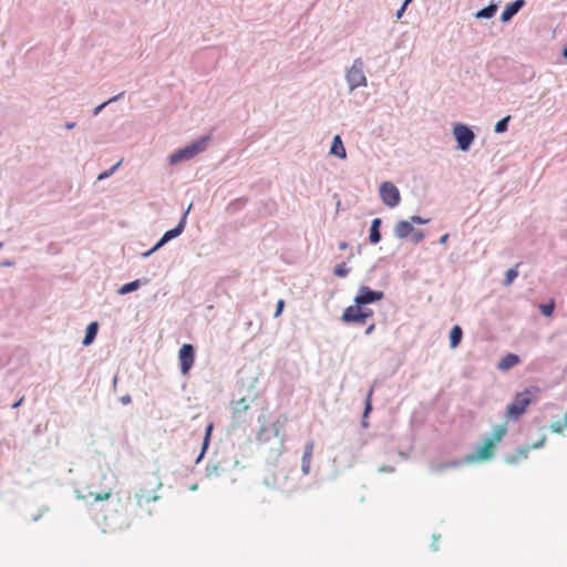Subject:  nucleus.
Wrapping results in <instances>:
<instances>
[{
	"mask_svg": "<svg viewBox=\"0 0 567 567\" xmlns=\"http://www.w3.org/2000/svg\"><path fill=\"white\" fill-rule=\"evenodd\" d=\"M136 503L140 507L150 502H155L159 498L153 491H148L146 488H140L135 494Z\"/></svg>",
	"mask_w": 567,
	"mask_h": 567,
	"instance_id": "obj_20",
	"label": "nucleus"
},
{
	"mask_svg": "<svg viewBox=\"0 0 567 567\" xmlns=\"http://www.w3.org/2000/svg\"><path fill=\"white\" fill-rule=\"evenodd\" d=\"M179 369L183 375L192 370L195 362V347L190 343H184L178 350Z\"/></svg>",
	"mask_w": 567,
	"mask_h": 567,
	"instance_id": "obj_11",
	"label": "nucleus"
},
{
	"mask_svg": "<svg viewBox=\"0 0 567 567\" xmlns=\"http://www.w3.org/2000/svg\"><path fill=\"white\" fill-rule=\"evenodd\" d=\"M520 262H517L514 267L509 268L505 272V278L503 281L504 286H509L514 282V280L518 277V270Z\"/></svg>",
	"mask_w": 567,
	"mask_h": 567,
	"instance_id": "obj_27",
	"label": "nucleus"
},
{
	"mask_svg": "<svg viewBox=\"0 0 567 567\" xmlns=\"http://www.w3.org/2000/svg\"><path fill=\"white\" fill-rule=\"evenodd\" d=\"M16 265V262L13 260H4L0 264V267H13Z\"/></svg>",
	"mask_w": 567,
	"mask_h": 567,
	"instance_id": "obj_46",
	"label": "nucleus"
},
{
	"mask_svg": "<svg viewBox=\"0 0 567 567\" xmlns=\"http://www.w3.org/2000/svg\"><path fill=\"white\" fill-rule=\"evenodd\" d=\"M561 56L567 60V44L563 48Z\"/></svg>",
	"mask_w": 567,
	"mask_h": 567,
	"instance_id": "obj_52",
	"label": "nucleus"
},
{
	"mask_svg": "<svg viewBox=\"0 0 567 567\" xmlns=\"http://www.w3.org/2000/svg\"><path fill=\"white\" fill-rule=\"evenodd\" d=\"M2 247H3V243H2V241H0V249H1Z\"/></svg>",
	"mask_w": 567,
	"mask_h": 567,
	"instance_id": "obj_59",
	"label": "nucleus"
},
{
	"mask_svg": "<svg viewBox=\"0 0 567 567\" xmlns=\"http://www.w3.org/2000/svg\"><path fill=\"white\" fill-rule=\"evenodd\" d=\"M89 494L94 497L95 502H101L109 499L112 495V492L111 488H109L107 491L104 492H90Z\"/></svg>",
	"mask_w": 567,
	"mask_h": 567,
	"instance_id": "obj_34",
	"label": "nucleus"
},
{
	"mask_svg": "<svg viewBox=\"0 0 567 567\" xmlns=\"http://www.w3.org/2000/svg\"><path fill=\"white\" fill-rule=\"evenodd\" d=\"M413 0H404L402 4H404L405 7H408Z\"/></svg>",
	"mask_w": 567,
	"mask_h": 567,
	"instance_id": "obj_55",
	"label": "nucleus"
},
{
	"mask_svg": "<svg viewBox=\"0 0 567 567\" xmlns=\"http://www.w3.org/2000/svg\"><path fill=\"white\" fill-rule=\"evenodd\" d=\"M520 362V358L516 353H507L501 358L497 363V369L501 371H507Z\"/></svg>",
	"mask_w": 567,
	"mask_h": 567,
	"instance_id": "obj_16",
	"label": "nucleus"
},
{
	"mask_svg": "<svg viewBox=\"0 0 567 567\" xmlns=\"http://www.w3.org/2000/svg\"><path fill=\"white\" fill-rule=\"evenodd\" d=\"M453 136L457 143L456 148L461 152L470 151L475 140V134L471 126L456 123L453 125Z\"/></svg>",
	"mask_w": 567,
	"mask_h": 567,
	"instance_id": "obj_6",
	"label": "nucleus"
},
{
	"mask_svg": "<svg viewBox=\"0 0 567 567\" xmlns=\"http://www.w3.org/2000/svg\"><path fill=\"white\" fill-rule=\"evenodd\" d=\"M213 429H214V424L213 423H208L206 425V427H205V435L204 436L212 437Z\"/></svg>",
	"mask_w": 567,
	"mask_h": 567,
	"instance_id": "obj_44",
	"label": "nucleus"
},
{
	"mask_svg": "<svg viewBox=\"0 0 567 567\" xmlns=\"http://www.w3.org/2000/svg\"><path fill=\"white\" fill-rule=\"evenodd\" d=\"M190 208H192V204L183 213V215H182L179 221L177 223V225L174 228L166 230L163 234V236L157 240V243L155 244V249H161L168 241L177 238L178 236H181L184 233L185 227H186V223H187V216H188V213H189Z\"/></svg>",
	"mask_w": 567,
	"mask_h": 567,
	"instance_id": "obj_9",
	"label": "nucleus"
},
{
	"mask_svg": "<svg viewBox=\"0 0 567 567\" xmlns=\"http://www.w3.org/2000/svg\"><path fill=\"white\" fill-rule=\"evenodd\" d=\"M414 231V227L410 220H399L393 229V234L398 239H405Z\"/></svg>",
	"mask_w": 567,
	"mask_h": 567,
	"instance_id": "obj_14",
	"label": "nucleus"
},
{
	"mask_svg": "<svg viewBox=\"0 0 567 567\" xmlns=\"http://www.w3.org/2000/svg\"><path fill=\"white\" fill-rule=\"evenodd\" d=\"M330 154L340 158L344 159L347 157V151L343 145V142L339 135H336L332 138L331 147H330Z\"/></svg>",
	"mask_w": 567,
	"mask_h": 567,
	"instance_id": "obj_21",
	"label": "nucleus"
},
{
	"mask_svg": "<svg viewBox=\"0 0 567 567\" xmlns=\"http://www.w3.org/2000/svg\"><path fill=\"white\" fill-rule=\"evenodd\" d=\"M99 328L100 326L97 321H92L86 326L85 334L82 339V344L84 347H89L94 342L99 332Z\"/></svg>",
	"mask_w": 567,
	"mask_h": 567,
	"instance_id": "obj_19",
	"label": "nucleus"
},
{
	"mask_svg": "<svg viewBox=\"0 0 567 567\" xmlns=\"http://www.w3.org/2000/svg\"><path fill=\"white\" fill-rule=\"evenodd\" d=\"M250 409L249 403L245 398H241L234 402V411H233V424L236 426H240L246 422L244 414Z\"/></svg>",
	"mask_w": 567,
	"mask_h": 567,
	"instance_id": "obj_12",
	"label": "nucleus"
},
{
	"mask_svg": "<svg viewBox=\"0 0 567 567\" xmlns=\"http://www.w3.org/2000/svg\"><path fill=\"white\" fill-rule=\"evenodd\" d=\"M530 451V447L527 446H519L516 449L515 453L513 454H506L504 456V462L509 465H515L522 460H526L528 457V453Z\"/></svg>",
	"mask_w": 567,
	"mask_h": 567,
	"instance_id": "obj_15",
	"label": "nucleus"
},
{
	"mask_svg": "<svg viewBox=\"0 0 567 567\" xmlns=\"http://www.w3.org/2000/svg\"><path fill=\"white\" fill-rule=\"evenodd\" d=\"M22 401H23V399H20V400H18V401H16V402L12 404V408H13V409H16V408L20 406V405H21V403H22Z\"/></svg>",
	"mask_w": 567,
	"mask_h": 567,
	"instance_id": "obj_53",
	"label": "nucleus"
},
{
	"mask_svg": "<svg viewBox=\"0 0 567 567\" xmlns=\"http://www.w3.org/2000/svg\"><path fill=\"white\" fill-rule=\"evenodd\" d=\"M350 272V268L347 267V264L346 262H341V264H338L334 268H333V275L336 277H339V278H344L349 275Z\"/></svg>",
	"mask_w": 567,
	"mask_h": 567,
	"instance_id": "obj_30",
	"label": "nucleus"
},
{
	"mask_svg": "<svg viewBox=\"0 0 567 567\" xmlns=\"http://www.w3.org/2000/svg\"><path fill=\"white\" fill-rule=\"evenodd\" d=\"M354 254L353 252H350L349 256H348V260H351L353 258Z\"/></svg>",
	"mask_w": 567,
	"mask_h": 567,
	"instance_id": "obj_57",
	"label": "nucleus"
},
{
	"mask_svg": "<svg viewBox=\"0 0 567 567\" xmlns=\"http://www.w3.org/2000/svg\"><path fill=\"white\" fill-rule=\"evenodd\" d=\"M285 300L284 299H279L276 303V310H275V313H274V318H278L281 316L284 309H285Z\"/></svg>",
	"mask_w": 567,
	"mask_h": 567,
	"instance_id": "obj_38",
	"label": "nucleus"
},
{
	"mask_svg": "<svg viewBox=\"0 0 567 567\" xmlns=\"http://www.w3.org/2000/svg\"><path fill=\"white\" fill-rule=\"evenodd\" d=\"M375 329V324L374 323H371L370 326L367 327L365 331H364V334L365 336H369L371 334Z\"/></svg>",
	"mask_w": 567,
	"mask_h": 567,
	"instance_id": "obj_48",
	"label": "nucleus"
},
{
	"mask_svg": "<svg viewBox=\"0 0 567 567\" xmlns=\"http://www.w3.org/2000/svg\"><path fill=\"white\" fill-rule=\"evenodd\" d=\"M192 491H195L197 489V484H194L192 487H190Z\"/></svg>",
	"mask_w": 567,
	"mask_h": 567,
	"instance_id": "obj_58",
	"label": "nucleus"
},
{
	"mask_svg": "<svg viewBox=\"0 0 567 567\" xmlns=\"http://www.w3.org/2000/svg\"><path fill=\"white\" fill-rule=\"evenodd\" d=\"M155 486H156V488L162 487V482L159 480H157L156 483H155Z\"/></svg>",
	"mask_w": 567,
	"mask_h": 567,
	"instance_id": "obj_54",
	"label": "nucleus"
},
{
	"mask_svg": "<svg viewBox=\"0 0 567 567\" xmlns=\"http://www.w3.org/2000/svg\"><path fill=\"white\" fill-rule=\"evenodd\" d=\"M384 298V292L374 290L368 286H360L353 298V305L347 307L342 315L341 321L346 324L363 326L368 319L373 317V310L367 306L375 303Z\"/></svg>",
	"mask_w": 567,
	"mask_h": 567,
	"instance_id": "obj_1",
	"label": "nucleus"
},
{
	"mask_svg": "<svg viewBox=\"0 0 567 567\" xmlns=\"http://www.w3.org/2000/svg\"><path fill=\"white\" fill-rule=\"evenodd\" d=\"M121 163H122V161L117 162L116 164H114L109 169L103 171L102 173H100L99 176H97V181H103L105 178H109L111 175H113L115 173V171L120 167Z\"/></svg>",
	"mask_w": 567,
	"mask_h": 567,
	"instance_id": "obj_35",
	"label": "nucleus"
},
{
	"mask_svg": "<svg viewBox=\"0 0 567 567\" xmlns=\"http://www.w3.org/2000/svg\"><path fill=\"white\" fill-rule=\"evenodd\" d=\"M379 195L382 203L390 207L394 208L399 206L401 203V194L399 188L391 182H383L379 186Z\"/></svg>",
	"mask_w": 567,
	"mask_h": 567,
	"instance_id": "obj_8",
	"label": "nucleus"
},
{
	"mask_svg": "<svg viewBox=\"0 0 567 567\" xmlns=\"http://www.w3.org/2000/svg\"><path fill=\"white\" fill-rule=\"evenodd\" d=\"M313 441H308L305 445L302 457H301V471L303 474H308L310 471V463L313 451Z\"/></svg>",
	"mask_w": 567,
	"mask_h": 567,
	"instance_id": "obj_18",
	"label": "nucleus"
},
{
	"mask_svg": "<svg viewBox=\"0 0 567 567\" xmlns=\"http://www.w3.org/2000/svg\"><path fill=\"white\" fill-rule=\"evenodd\" d=\"M498 10V3L491 1L488 6L477 10L474 13L475 19H492Z\"/></svg>",
	"mask_w": 567,
	"mask_h": 567,
	"instance_id": "obj_22",
	"label": "nucleus"
},
{
	"mask_svg": "<svg viewBox=\"0 0 567 567\" xmlns=\"http://www.w3.org/2000/svg\"><path fill=\"white\" fill-rule=\"evenodd\" d=\"M346 80L349 85V92L359 86H367V78L363 73V62L360 58L355 59L351 68L346 73Z\"/></svg>",
	"mask_w": 567,
	"mask_h": 567,
	"instance_id": "obj_7",
	"label": "nucleus"
},
{
	"mask_svg": "<svg viewBox=\"0 0 567 567\" xmlns=\"http://www.w3.org/2000/svg\"><path fill=\"white\" fill-rule=\"evenodd\" d=\"M40 517H41V515H40V514H39V515H34V517H33L32 519H33L34 522H37V520H39V519H40Z\"/></svg>",
	"mask_w": 567,
	"mask_h": 567,
	"instance_id": "obj_56",
	"label": "nucleus"
},
{
	"mask_svg": "<svg viewBox=\"0 0 567 567\" xmlns=\"http://www.w3.org/2000/svg\"><path fill=\"white\" fill-rule=\"evenodd\" d=\"M382 219L377 217L372 219L370 227L380 228L381 229Z\"/></svg>",
	"mask_w": 567,
	"mask_h": 567,
	"instance_id": "obj_43",
	"label": "nucleus"
},
{
	"mask_svg": "<svg viewBox=\"0 0 567 567\" xmlns=\"http://www.w3.org/2000/svg\"><path fill=\"white\" fill-rule=\"evenodd\" d=\"M379 471L380 472H385V473H392V472H394V467H392V466H381L379 468Z\"/></svg>",
	"mask_w": 567,
	"mask_h": 567,
	"instance_id": "obj_49",
	"label": "nucleus"
},
{
	"mask_svg": "<svg viewBox=\"0 0 567 567\" xmlns=\"http://www.w3.org/2000/svg\"><path fill=\"white\" fill-rule=\"evenodd\" d=\"M555 303L554 301L545 302L539 305V311L545 317H550L554 313Z\"/></svg>",
	"mask_w": 567,
	"mask_h": 567,
	"instance_id": "obj_32",
	"label": "nucleus"
},
{
	"mask_svg": "<svg viewBox=\"0 0 567 567\" xmlns=\"http://www.w3.org/2000/svg\"><path fill=\"white\" fill-rule=\"evenodd\" d=\"M507 433L506 424H498L494 427L492 437L484 440V445L481 446L475 453L466 455L462 460H454L449 462L440 463L432 466L433 473H442L449 468L457 467L465 463H473L476 461H488L494 456L496 443L499 442Z\"/></svg>",
	"mask_w": 567,
	"mask_h": 567,
	"instance_id": "obj_2",
	"label": "nucleus"
},
{
	"mask_svg": "<svg viewBox=\"0 0 567 567\" xmlns=\"http://www.w3.org/2000/svg\"><path fill=\"white\" fill-rule=\"evenodd\" d=\"M406 8L408 7H405L404 4L401 6V8L395 13L396 19H401L403 17Z\"/></svg>",
	"mask_w": 567,
	"mask_h": 567,
	"instance_id": "obj_45",
	"label": "nucleus"
},
{
	"mask_svg": "<svg viewBox=\"0 0 567 567\" xmlns=\"http://www.w3.org/2000/svg\"><path fill=\"white\" fill-rule=\"evenodd\" d=\"M509 121H511V115H506L503 118H501L499 121H497L494 126V132L497 134L505 133L508 130Z\"/></svg>",
	"mask_w": 567,
	"mask_h": 567,
	"instance_id": "obj_28",
	"label": "nucleus"
},
{
	"mask_svg": "<svg viewBox=\"0 0 567 567\" xmlns=\"http://www.w3.org/2000/svg\"><path fill=\"white\" fill-rule=\"evenodd\" d=\"M157 250H158V249H155V245H154L151 249H148V250H146V251L142 252V254H141V257H142V258H144V259H146V258L151 257V256H152L154 252H156Z\"/></svg>",
	"mask_w": 567,
	"mask_h": 567,
	"instance_id": "obj_40",
	"label": "nucleus"
},
{
	"mask_svg": "<svg viewBox=\"0 0 567 567\" xmlns=\"http://www.w3.org/2000/svg\"><path fill=\"white\" fill-rule=\"evenodd\" d=\"M410 221L412 223V225L413 224H415V225H425V224H427L430 221V219L429 218H423V217H421L419 215H413V216L410 217Z\"/></svg>",
	"mask_w": 567,
	"mask_h": 567,
	"instance_id": "obj_37",
	"label": "nucleus"
},
{
	"mask_svg": "<svg viewBox=\"0 0 567 567\" xmlns=\"http://www.w3.org/2000/svg\"><path fill=\"white\" fill-rule=\"evenodd\" d=\"M372 394H373V386L369 390L365 401H364V408L362 412V419H361V426L363 429L369 427L368 417L370 413L372 412Z\"/></svg>",
	"mask_w": 567,
	"mask_h": 567,
	"instance_id": "obj_23",
	"label": "nucleus"
},
{
	"mask_svg": "<svg viewBox=\"0 0 567 567\" xmlns=\"http://www.w3.org/2000/svg\"><path fill=\"white\" fill-rule=\"evenodd\" d=\"M225 466L220 463L208 462L205 468V476L207 478L218 477L225 471Z\"/></svg>",
	"mask_w": 567,
	"mask_h": 567,
	"instance_id": "obj_25",
	"label": "nucleus"
},
{
	"mask_svg": "<svg viewBox=\"0 0 567 567\" xmlns=\"http://www.w3.org/2000/svg\"><path fill=\"white\" fill-rule=\"evenodd\" d=\"M507 433L506 424H498L494 427L492 437L484 440V445L481 446L475 453L466 455L462 460H454L449 462L440 463L432 466L433 473H442L449 468L457 467L465 463H473L476 461H488L494 456L496 443L499 442Z\"/></svg>",
	"mask_w": 567,
	"mask_h": 567,
	"instance_id": "obj_3",
	"label": "nucleus"
},
{
	"mask_svg": "<svg viewBox=\"0 0 567 567\" xmlns=\"http://www.w3.org/2000/svg\"><path fill=\"white\" fill-rule=\"evenodd\" d=\"M546 440H547L546 435H545V434H543V435H542V437H540L537 442L533 443V444H532V445H529L528 447H530V450H537V449H540V447H543V446L545 445Z\"/></svg>",
	"mask_w": 567,
	"mask_h": 567,
	"instance_id": "obj_39",
	"label": "nucleus"
},
{
	"mask_svg": "<svg viewBox=\"0 0 567 567\" xmlns=\"http://www.w3.org/2000/svg\"><path fill=\"white\" fill-rule=\"evenodd\" d=\"M338 247L340 250H346L349 248V244L347 241H340Z\"/></svg>",
	"mask_w": 567,
	"mask_h": 567,
	"instance_id": "obj_50",
	"label": "nucleus"
},
{
	"mask_svg": "<svg viewBox=\"0 0 567 567\" xmlns=\"http://www.w3.org/2000/svg\"><path fill=\"white\" fill-rule=\"evenodd\" d=\"M64 126L68 130H72L75 127V122H66Z\"/></svg>",
	"mask_w": 567,
	"mask_h": 567,
	"instance_id": "obj_51",
	"label": "nucleus"
},
{
	"mask_svg": "<svg viewBox=\"0 0 567 567\" xmlns=\"http://www.w3.org/2000/svg\"><path fill=\"white\" fill-rule=\"evenodd\" d=\"M210 140V134L203 135L198 140L189 143L188 145L176 150L168 156L169 165H177L182 162L189 161L194 158L196 155L205 152L209 145Z\"/></svg>",
	"mask_w": 567,
	"mask_h": 567,
	"instance_id": "obj_5",
	"label": "nucleus"
},
{
	"mask_svg": "<svg viewBox=\"0 0 567 567\" xmlns=\"http://www.w3.org/2000/svg\"><path fill=\"white\" fill-rule=\"evenodd\" d=\"M382 235L380 228L370 227L369 229V241L372 245H377L381 241Z\"/></svg>",
	"mask_w": 567,
	"mask_h": 567,
	"instance_id": "obj_31",
	"label": "nucleus"
},
{
	"mask_svg": "<svg viewBox=\"0 0 567 567\" xmlns=\"http://www.w3.org/2000/svg\"><path fill=\"white\" fill-rule=\"evenodd\" d=\"M440 537H441V536H440V535H436V534H434V535H433V537H432V538H433V542H432V544H431V548H432V550H434V551L439 550L437 540H439V538H440Z\"/></svg>",
	"mask_w": 567,
	"mask_h": 567,
	"instance_id": "obj_41",
	"label": "nucleus"
},
{
	"mask_svg": "<svg viewBox=\"0 0 567 567\" xmlns=\"http://www.w3.org/2000/svg\"><path fill=\"white\" fill-rule=\"evenodd\" d=\"M425 237V234L423 230H415L410 235V241L412 244H419L421 243Z\"/></svg>",
	"mask_w": 567,
	"mask_h": 567,
	"instance_id": "obj_36",
	"label": "nucleus"
},
{
	"mask_svg": "<svg viewBox=\"0 0 567 567\" xmlns=\"http://www.w3.org/2000/svg\"><path fill=\"white\" fill-rule=\"evenodd\" d=\"M125 95V91L123 92H120L118 94L112 96L111 99H109L107 101L99 104L97 106H95L93 110H92V114L94 116L99 115L107 105L116 102V101H120L121 99H123V96Z\"/></svg>",
	"mask_w": 567,
	"mask_h": 567,
	"instance_id": "obj_26",
	"label": "nucleus"
},
{
	"mask_svg": "<svg viewBox=\"0 0 567 567\" xmlns=\"http://www.w3.org/2000/svg\"><path fill=\"white\" fill-rule=\"evenodd\" d=\"M120 402L123 404V405H127L132 402V398L130 394H125V395H122L120 398Z\"/></svg>",
	"mask_w": 567,
	"mask_h": 567,
	"instance_id": "obj_42",
	"label": "nucleus"
},
{
	"mask_svg": "<svg viewBox=\"0 0 567 567\" xmlns=\"http://www.w3.org/2000/svg\"><path fill=\"white\" fill-rule=\"evenodd\" d=\"M449 237H450V236H449V234H444V235H442V236L440 237V239H439V243H440L441 245H446V244H447V240H449Z\"/></svg>",
	"mask_w": 567,
	"mask_h": 567,
	"instance_id": "obj_47",
	"label": "nucleus"
},
{
	"mask_svg": "<svg viewBox=\"0 0 567 567\" xmlns=\"http://www.w3.org/2000/svg\"><path fill=\"white\" fill-rule=\"evenodd\" d=\"M549 429L554 433H559V434L563 433L565 431V429H567V413L564 415L563 420L553 422L549 425Z\"/></svg>",
	"mask_w": 567,
	"mask_h": 567,
	"instance_id": "obj_29",
	"label": "nucleus"
},
{
	"mask_svg": "<svg viewBox=\"0 0 567 567\" xmlns=\"http://www.w3.org/2000/svg\"><path fill=\"white\" fill-rule=\"evenodd\" d=\"M148 281H150L148 278H141V279H135L133 281L126 282V284L122 285L117 289V293L121 295V296H124V295H127L130 292L136 291L143 285L148 284Z\"/></svg>",
	"mask_w": 567,
	"mask_h": 567,
	"instance_id": "obj_17",
	"label": "nucleus"
},
{
	"mask_svg": "<svg viewBox=\"0 0 567 567\" xmlns=\"http://www.w3.org/2000/svg\"><path fill=\"white\" fill-rule=\"evenodd\" d=\"M542 392L537 385H529L523 391L517 392L512 402L507 404L505 417L507 420L517 421L523 416L529 404L538 400V395Z\"/></svg>",
	"mask_w": 567,
	"mask_h": 567,
	"instance_id": "obj_4",
	"label": "nucleus"
},
{
	"mask_svg": "<svg viewBox=\"0 0 567 567\" xmlns=\"http://www.w3.org/2000/svg\"><path fill=\"white\" fill-rule=\"evenodd\" d=\"M525 0H514L506 4L499 17L501 22H509L525 7Z\"/></svg>",
	"mask_w": 567,
	"mask_h": 567,
	"instance_id": "obj_13",
	"label": "nucleus"
},
{
	"mask_svg": "<svg viewBox=\"0 0 567 567\" xmlns=\"http://www.w3.org/2000/svg\"><path fill=\"white\" fill-rule=\"evenodd\" d=\"M209 444H210V437H208V436H204V437H203V442H202V449H200V452H199L198 456H197V457H196V460H195V463H196V464H198V463L204 458V456H205V454H206V451H207V449H208Z\"/></svg>",
	"mask_w": 567,
	"mask_h": 567,
	"instance_id": "obj_33",
	"label": "nucleus"
},
{
	"mask_svg": "<svg viewBox=\"0 0 567 567\" xmlns=\"http://www.w3.org/2000/svg\"><path fill=\"white\" fill-rule=\"evenodd\" d=\"M266 416L262 414L258 417L260 423L259 431L257 433V440L268 442L271 437H276L285 427V422L277 420L270 424L269 427L265 425Z\"/></svg>",
	"mask_w": 567,
	"mask_h": 567,
	"instance_id": "obj_10",
	"label": "nucleus"
},
{
	"mask_svg": "<svg viewBox=\"0 0 567 567\" xmlns=\"http://www.w3.org/2000/svg\"><path fill=\"white\" fill-rule=\"evenodd\" d=\"M462 338L463 329L458 324L453 326L449 333L450 348H457L462 341Z\"/></svg>",
	"mask_w": 567,
	"mask_h": 567,
	"instance_id": "obj_24",
	"label": "nucleus"
}]
</instances>
